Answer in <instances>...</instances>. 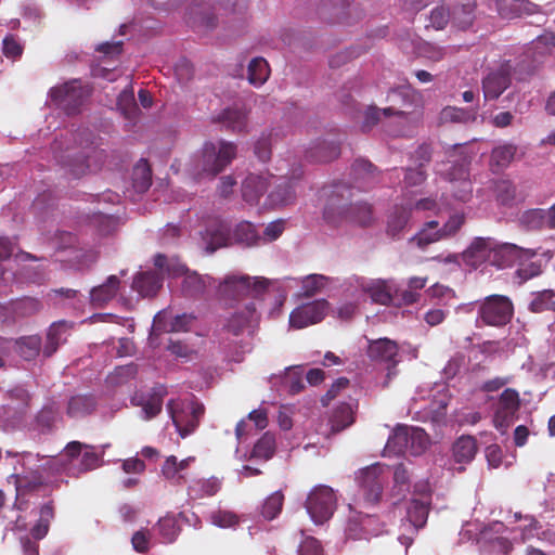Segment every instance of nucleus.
I'll use <instances>...</instances> for the list:
<instances>
[{
    "mask_svg": "<svg viewBox=\"0 0 555 555\" xmlns=\"http://www.w3.org/2000/svg\"><path fill=\"white\" fill-rule=\"evenodd\" d=\"M236 145L221 140L218 146L212 142L203 145L201 155L194 159L193 173L196 179L215 178L236 157Z\"/></svg>",
    "mask_w": 555,
    "mask_h": 555,
    "instance_id": "1",
    "label": "nucleus"
},
{
    "mask_svg": "<svg viewBox=\"0 0 555 555\" xmlns=\"http://www.w3.org/2000/svg\"><path fill=\"white\" fill-rule=\"evenodd\" d=\"M167 412L181 438L193 434L205 414V406L196 398L190 400L170 399Z\"/></svg>",
    "mask_w": 555,
    "mask_h": 555,
    "instance_id": "2",
    "label": "nucleus"
},
{
    "mask_svg": "<svg viewBox=\"0 0 555 555\" xmlns=\"http://www.w3.org/2000/svg\"><path fill=\"white\" fill-rule=\"evenodd\" d=\"M92 88L80 79H73L50 89L51 102L66 115H77L90 98Z\"/></svg>",
    "mask_w": 555,
    "mask_h": 555,
    "instance_id": "3",
    "label": "nucleus"
},
{
    "mask_svg": "<svg viewBox=\"0 0 555 555\" xmlns=\"http://www.w3.org/2000/svg\"><path fill=\"white\" fill-rule=\"evenodd\" d=\"M248 0H218L211 8H207L203 0H194L190 9L188 23L194 28L212 29L217 26L215 12L242 13L247 8Z\"/></svg>",
    "mask_w": 555,
    "mask_h": 555,
    "instance_id": "4",
    "label": "nucleus"
},
{
    "mask_svg": "<svg viewBox=\"0 0 555 555\" xmlns=\"http://www.w3.org/2000/svg\"><path fill=\"white\" fill-rule=\"evenodd\" d=\"M514 315V305L504 295L487 296L478 305V320L485 325L501 327L511 322Z\"/></svg>",
    "mask_w": 555,
    "mask_h": 555,
    "instance_id": "5",
    "label": "nucleus"
},
{
    "mask_svg": "<svg viewBox=\"0 0 555 555\" xmlns=\"http://www.w3.org/2000/svg\"><path fill=\"white\" fill-rule=\"evenodd\" d=\"M336 216L341 220L366 227L372 221V207L367 203H340L335 196H331L324 209V218L328 222H335Z\"/></svg>",
    "mask_w": 555,
    "mask_h": 555,
    "instance_id": "6",
    "label": "nucleus"
},
{
    "mask_svg": "<svg viewBox=\"0 0 555 555\" xmlns=\"http://www.w3.org/2000/svg\"><path fill=\"white\" fill-rule=\"evenodd\" d=\"M337 498L334 490L324 485L314 487L306 501V508L315 524L327 521L334 514Z\"/></svg>",
    "mask_w": 555,
    "mask_h": 555,
    "instance_id": "7",
    "label": "nucleus"
},
{
    "mask_svg": "<svg viewBox=\"0 0 555 555\" xmlns=\"http://www.w3.org/2000/svg\"><path fill=\"white\" fill-rule=\"evenodd\" d=\"M554 47L555 36L553 34H545L533 40L527 48L524 54V59L519 65L524 66L529 59L531 60V63L527 66L526 73H520L517 79L522 80L526 78V76L532 75L537 67L544 62L547 55H550Z\"/></svg>",
    "mask_w": 555,
    "mask_h": 555,
    "instance_id": "8",
    "label": "nucleus"
},
{
    "mask_svg": "<svg viewBox=\"0 0 555 555\" xmlns=\"http://www.w3.org/2000/svg\"><path fill=\"white\" fill-rule=\"evenodd\" d=\"M468 165L469 162L463 158L461 162L452 164L444 172L446 179L451 183L453 196L461 202H467L473 192Z\"/></svg>",
    "mask_w": 555,
    "mask_h": 555,
    "instance_id": "9",
    "label": "nucleus"
},
{
    "mask_svg": "<svg viewBox=\"0 0 555 555\" xmlns=\"http://www.w3.org/2000/svg\"><path fill=\"white\" fill-rule=\"evenodd\" d=\"M513 65L511 61L503 62L482 79V91L486 100H496L512 83Z\"/></svg>",
    "mask_w": 555,
    "mask_h": 555,
    "instance_id": "10",
    "label": "nucleus"
},
{
    "mask_svg": "<svg viewBox=\"0 0 555 555\" xmlns=\"http://www.w3.org/2000/svg\"><path fill=\"white\" fill-rule=\"evenodd\" d=\"M167 395V387L163 384H157L146 393H135L131 398V403L134 406H141L143 420L150 421L160 414L164 399Z\"/></svg>",
    "mask_w": 555,
    "mask_h": 555,
    "instance_id": "11",
    "label": "nucleus"
},
{
    "mask_svg": "<svg viewBox=\"0 0 555 555\" xmlns=\"http://www.w3.org/2000/svg\"><path fill=\"white\" fill-rule=\"evenodd\" d=\"M328 302L325 299L314 300L292 311L289 324L294 328H304L321 322L326 315Z\"/></svg>",
    "mask_w": 555,
    "mask_h": 555,
    "instance_id": "12",
    "label": "nucleus"
},
{
    "mask_svg": "<svg viewBox=\"0 0 555 555\" xmlns=\"http://www.w3.org/2000/svg\"><path fill=\"white\" fill-rule=\"evenodd\" d=\"M269 285L270 281L264 278H250L248 275H229L221 283L224 289L233 288L237 295L253 298L262 296Z\"/></svg>",
    "mask_w": 555,
    "mask_h": 555,
    "instance_id": "13",
    "label": "nucleus"
},
{
    "mask_svg": "<svg viewBox=\"0 0 555 555\" xmlns=\"http://www.w3.org/2000/svg\"><path fill=\"white\" fill-rule=\"evenodd\" d=\"M301 175L302 170L298 167L293 171L292 177H280L276 179L274 190L268 195L269 205L273 208H279L292 204L296 198L295 184Z\"/></svg>",
    "mask_w": 555,
    "mask_h": 555,
    "instance_id": "14",
    "label": "nucleus"
},
{
    "mask_svg": "<svg viewBox=\"0 0 555 555\" xmlns=\"http://www.w3.org/2000/svg\"><path fill=\"white\" fill-rule=\"evenodd\" d=\"M361 289L370 296L373 302L388 306L395 301L393 294H398V288L390 280H365L359 281Z\"/></svg>",
    "mask_w": 555,
    "mask_h": 555,
    "instance_id": "15",
    "label": "nucleus"
},
{
    "mask_svg": "<svg viewBox=\"0 0 555 555\" xmlns=\"http://www.w3.org/2000/svg\"><path fill=\"white\" fill-rule=\"evenodd\" d=\"M367 343L366 354L372 361L386 363L388 367L397 365L396 358L399 353V346L395 340L384 337L369 339Z\"/></svg>",
    "mask_w": 555,
    "mask_h": 555,
    "instance_id": "16",
    "label": "nucleus"
},
{
    "mask_svg": "<svg viewBox=\"0 0 555 555\" xmlns=\"http://www.w3.org/2000/svg\"><path fill=\"white\" fill-rule=\"evenodd\" d=\"M537 251L531 248H522L515 244L504 243L494 248V262L500 268L513 267L521 260H531Z\"/></svg>",
    "mask_w": 555,
    "mask_h": 555,
    "instance_id": "17",
    "label": "nucleus"
},
{
    "mask_svg": "<svg viewBox=\"0 0 555 555\" xmlns=\"http://www.w3.org/2000/svg\"><path fill=\"white\" fill-rule=\"evenodd\" d=\"M382 124L383 131L390 138L409 137L412 134L416 119L410 113L395 109L390 117Z\"/></svg>",
    "mask_w": 555,
    "mask_h": 555,
    "instance_id": "18",
    "label": "nucleus"
},
{
    "mask_svg": "<svg viewBox=\"0 0 555 555\" xmlns=\"http://www.w3.org/2000/svg\"><path fill=\"white\" fill-rule=\"evenodd\" d=\"M172 274L183 275L181 292L183 296L194 299L201 298L205 294L210 280L208 276H202L195 271H190L184 266H179Z\"/></svg>",
    "mask_w": 555,
    "mask_h": 555,
    "instance_id": "19",
    "label": "nucleus"
},
{
    "mask_svg": "<svg viewBox=\"0 0 555 555\" xmlns=\"http://www.w3.org/2000/svg\"><path fill=\"white\" fill-rule=\"evenodd\" d=\"M360 485L366 502L376 504L383 494V480L378 466L366 467L361 472Z\"/></svg>",
    "mask_w": 555,
    "mask_h": 555,
    "instance_id": "20",
    "label": "nucleus"
},
{
    "mask_svg": "<svg viewBox=\"0 0 555 555\" xmlns=\"http://www.w3.org/2000/svg\"><path fill=\"white\" fill-rule=\"evenodd\" d=\"M340 154V144L337 141L318 139L305 152V158L310 163H328Z\"/></svg>",
    "mask_w": 555,
    "mask_h": 555,
    "instance_id": "21",
    "label": "nucleus"
},
{
    "mask_svg": "<svg viewBox=\"0 0 555 555\" xmlns=\"http://www.w3.org/2000/svg\"><path fill=\"white\" fill-rule=\"evenodd\" d=\"M224 129L233 132H245L248 126V112L243 105L235 104L224 108L216 118Z\"/></svg>",
    "mask_w": 555,
    "mask_h": 555,
    "instance_id": "22",
    "label": "nucleus"
},
{
    "mask_svg": "<svg viewBox=\"0 0 555 555\" xmlns=\"http://www.w3.org/2000/svg\"><path fill=\"white\" fill-rule=\"evenodd\" d=\"M430 504L429 491L423 492L421 499H411L406 507V517L414 528L420 529L426 525Z\"/></svg>",
    "mask_w": 555,
    "mask_h": 555,
    "instance_id": "23",
    "label": "nucleus"
},
{
    "mask_svg": "<svg viewBox=\"0 0 555 555\" xmlns=\"http://www.w3.org/2000/svg\"><path fill=\"white\" fill-rule=\"evenodd\" d=\"M270 185L269 176L248 175L242 184V196L248 204H257Z\"/></svg>",
    "mask_w": 555,
    "mask_h": 555,
    "instance_id": "24",
    "label": "nucleus"
},
{
    "mask_svg": "<svg viewBox=\"0 0 555 555\" xmlns=\"http://www.w3.org/2000/svg\"><path fill=\"white\" fill-rule=\"evenodd\" d=\"M120 288V280L117 275H109L106 281L90 291V302L95 308H103L115 298Z\"/></svg>",
    "mask_w": 555,
    "mask_h": 555,
    "instance_id": "25",
    "label": "nucleus"
},
{
    "mask_svg": "<svg viewBox=\"0 0 555 555\" xmlns=\"http://www.w3.org/2000/svg\"><path fill=\"white\" fill-rule=\"evenodd\" d=\"M358 402H341L332 412L330 425L332 433H339L354 423Z\"/></svg>",
    "mask_w": 555,
    "mask_h": 555,
    "instance_id": "26",
    "label": "nucleus"
},
{
    "mask_svg": "<svg viewBox=\"0 0 555 555\" xmlns=\"http://www.w3.org/2000/svg\"><path fill=\"white\" fill-rule=\"evenodd\" d=\"M499 14L504 18H515L538 12V5L528 0H495Z\"/></svg>",
    "mask_w": 555,
    "mask_h": 555,
    "instance_id": "27",
    "label": "nucleus"
},
{
    "mask_svg": "<svg viewBox=\"0 0 555 555\" xmlns=\"http://www.w3.org/2000/svg\"><path fill=\"white\" fill-rule=\"evenodd\" d=\"M162 286L163 276L156 271L140 272L132 283V288L142 297H154Z\"/></svg>",
    "mask_w": 555,
    "mask_h": 555,
    "instance_id": "28",
    "label": "nucleus"
},
{
    "mask_svg": "<svg viewBox=\"0 0 555 555\" xmlns=\"http://www.w3.org/2000/svg\"><path fill=\"white\" fill-rule=\"evenodd\" d=\"M476 0H456L451 10V21L460 29H467L475 20Z\"/></svg>",
    "mask_w": 555,
    "mask_h": 555,
    "instance_id": "29",
    "label": "nucleus"
},
{
    "mask_svg": "<svg viewBox=\"0 0 555 555\" xmlns=\"http://www.w3.org/2000/svg\"><path fill=\"white\" fill-rule=\"evenodd\" d=\"M494 248L489 238L476 237L469 247L463 253V259L467 264L477 268L486 261L490 250Z\"/></svg>",
    "mask_w": 555,
    "mask_h": 555,
    "instance_id": "30",
    "label": "nucleus"
},
{
    "mask_svg": "<svg viewBox=\"0 0 555 555\" xmlns=\"http://www.w3.org/2000/svg\"><path fill=\"white\" fill-rule=\"evenodd\" d=\"M517 153V145L504 143L495 146L490 155V168L492 172L499 173L506 169L514 160Z\"/></svg>",
    "mask_w": 555,
    "mask_h": 555,
    "instance_id": "31",
    "label": "nucleus"
},
{
    "mask_svg": "<svg viewBox=\"0 0 555 555\" xmlns=\"http://www.w3.org/2000/svg\"><path fill=\"white\" fill-rule=\"evenodd\" d=\"M410 431V426L398 425L387 440L385 453L400 455L408 452Z\"/></svg>",
    "mask_w": 555,
    "mask_h": 555,
    "instance_id": "32",
    "label": "nucleus"
},
{
    "mask_svg": "<svg viewBox=\"0 0 555 555\" xmlns=\"http://www.w3.org/2000/svg\"><path fill=\"white\" fill-rule=\"evenodd\" d=\"M478 451L477 440L473 436L463 435L455 440L452 447L453 457L456 463H469Z\"/></svg>",
    "mask_w": 555,
    "mask_h": 555,
    "instance_id": "33",
    "label": "nucleus"
},
{
    "mask_svg": "<svg viewBox=\"0 0 555 555\" xmlns=\"http://www.w3.org/2000/svg\"><path fill=\"white\" fill-rule=\"evenodd\" d=\"M96 406V400L91 395H76L70 397L66 413L72 418H80L91 414Z\"/></svg>",
    "mask_w": 555,
    "mask_h": 555,
    "instance_id": "34",
    "label": "nucleus"
},
{
    "mask_svg": "<svg viewBox=\"0 0 555 555\" xmlns=\"http://www.w3.org/2000/svg\"><path fill=\"white\" fill-rule=\"evenodd\" d=\"M221 486V480L214 476L206 479H196L189 486L188 493L192 499L214 496L220 491Z\"/></svg>",
    "mask_w": 555,
    "mask_h": 555,
    "instance_id": "35",
    "label": "nucleus"
},
{
    "mask_svg": "<svg viewBox=\"0 0 555 555\" xmlns=\"http://www.w3.org/2000/svg\"><path fill=\"white\" fill-rule=\"evenodd\" d=\"M256 319L255 305L248 304L242 311H236L227 322V330L235 336L241 335L244 330Z\"/></svg>",
    "mask_w": 555,
    "mask_h": 555,
    "instance_id": "36",
    "label": "nucleus"
},
{
    "mask_svg": "<svg viewBox=\"0 0 555 555\" xmlns=\"http://www.w3.org/2000/svg\"><path fill=\"white\" fill-rule=\"evenodd\" d=\"M68 325L66 321H57L50 325L47 333V341L43 348V354L51 357L60 347L61 344L65 343L66 332Z\"/></svg>",
    "mask_w": 555,
    "mask_h": 555,
    "instance_id": "37",
    "label": "nucleus"
},
{
    "mask_svg": "<svg viewBox=\"0 0 555 555\" xmlns=\"http://www.w3.org/2000/svg\"><path fill=\"white\" fill-rule=\"evenodd\" d=\"M275 449V435L267 431L255 443L250 453V459L268 461L274 455Z\"/></svg>",
    "mask_w": 555,
    "mask_h": 555,
    "instance_id": "38",
    "label": "nucleus"
},
{
    "mask_svg": "<svg viewBox=\"0 0 555 555\" xmlns=\"http://www.w3.org/2000/svg\"><path fill=\"white\" fill-rule=\"evenodd\" d=\"M269 75V64L263 57H255L250 61L247 70V79L249 83L259 87L267 81Z\"/></svg>",
    "mask_w": 555,
    "mask_h": 555,
    "instance_id": "39",
    "label": "nucleus"
},
{
    "mask_svg": "<svg viewBox=\"0 0 555 555\" xmlns=\"http://www.w3.org/2000/svg\"><path fill=\"white\" fill-rule=\"evenodd\" d=\"M519 224L529 231H535L546 228V212L541 208L525 210L519 216Z\"/></svg>",
    "mask_w": 555,
    "mask_h": 555,
    "instance_id": "40",
    "label": "nucleus"
},
{
    "mask_svg": "<svg viewBox=\"0 0 555 555\" xmlns=\"http://www.w3.org/2000/svg\"><path fill=\"white\" fill-rule=\"evenodd\" d=\"M529 310L533 313L555 311V292L553 289H544L534 293L529 304Z\"/></svg>",
    "mask_w": 555,
    "mask_h": 555,
    "instance_id": "41",
    "label": "nucleus"
},
{
    "mask_svg": "<svg viewBox=\"0 0 555 555\" xmlns=\"http://www.w3.org/2000/svg\"><path fill=\"white\" fill-rule=\"evenodd\" d=\"M133 186L138 192H145L152 184V170L145 159H141L132 172Z\"/></svg>",
    "mask_w": 555,
    "mask_h": 555,
    "instance_id": "42",
    "label": "nucleus"
},
{
    "mask_svg": "<svg viewBox=\"0 0 555 555\" xmlns=\"http://www.w3.org/2000/svg\"><path fill=\"white\" fill-rule=\"evenodd\" d=\"M438 225V221L435 220L426 222L424 228L413 236L412 242L416 243L418 247L425 248L429 244L442 240L440 230H437Z\"/></svg>",
    "mask_w": 555,
    "mask_h": 555,
    "instance_id": "43",
    "label": "nucleus"
},
{
    "mask_svg": "<svg viewBox=\"0 0 555 555\" xmlns=\"http://www.w3.org/2000/svg\"><path fill=\"white\" fill-rule=\"evenodd\" d=\"M117 107L125 118L132 120L139 113V107L134 100L132 87L122 90L117 98Z\"/></svg>",
    "mask_w": 555,
    "mask_h": 555,
    "instance_id": "44",
    "label": "nucleus"
},
{
    "mask_svg": "<svg viewBox=\"0 0 555 555\" xmlns=\"http://www.w3.org/2000/svg\"><path fill=\"white\" fill-rule=\"evenodd\" d=\"M410 218V210L404 207H395L388 217L387 233L396 237L406 225Z\"/></svg>",
    "mask_w": 555,
    "mask_h": 555,
    "instance_id": "45",
    "label": "nucleus"
},
{
    "mask_svg": "<svg viewBox=\"0 0 555 555\" xmlns=\"http://www.w3.org/2000/svg\"><path fill=\"white\" fill-rule=\"evenodd\" d=\"M494 193L496 202L502 206L511 207L516 199V186L509 180H499L495 182Z\"/></svg>",
    "mask_w": 555,
    "mask_h": 555,
    "instance_id": "46",
    "label": "nucleus"
},
{
    "mask_svg": "<svg viewBox=\"0 0 555 555\" xmlns=\"http://www.w3.org/2000/svg\"><path fill=\"white\" fill-rule=\"evenodd\" d=\"M395 113L393 107H386L383 109H379L375 106H370L364 112L363 121L361 125V130L363 132L371 131L376 125H378L382 121V116L390 117Z\"/></svg>",
    "mask_w": 555,
    "mask_h": 555,
    "instance_id": "47",
    "label": "nucleus"
},
{
    "mask_svg": "<svg viewBox=\"0 0 555 555\" xmlns=\"http://www.w3.org/2000/svg\"><path fill=\"white\" fill-rule=\"evenodd\" d=\"M206 234L209 237L208 247L210 251H215L217 248L227 245L230 238V228L228 224L220 222L216 229L208 228Z\"/></svg>",
    "mask_w": 555,
    "mask_h": 555,
    "instance_id": "48",
    "label": "nucleus"
},
{
    "mask_svg": "<svg viewBox=\"0 0 555 555\" xmlns=\"http://www.w3.org/2000/svg\"><path fill=\"white\" fill-rule=\"evenodd\" d=\"M284 503V495L281 491L270 494L263 502L261 515L268 519H274L281 512Z\"/></svg>",
    "mask_w": 555,
    "mask_h": 555,
    "instance_id": "49",
    "label": "nucleus"
},
{
    "mask_svg": "<svg viewBox=\"0 0 555 555\" xmlns=\"http://www.w3.org/2000/svg\"><path fill=\"white\" fill-rule=\"evenodd\" d=\"M429 444L426 431L418 427H411L408 452L412 455L423 453Z\"/></svg>",
    "mask_w": 555,
    "mask_h": 555,
    "instance_id": "50",
    "label": "nucleus"
},
{
    "mask_svg": "<svg viewBox=\"0 0 555 555\" xmlns=\"http://www.w3.org/2000/svg\"><path fill=\"white\" fill-rule=\"evenodd\" d=\"M17 346L20 354L26 360H31L40 352L41 338L38 335L22 337Z\"/></svg>",
    "mask_w": 555,
    "mask_h": 555,
    "instance_id": "51",
    "label": "nucleus"
},
{
    "mask_svg": "<svg viewBox=\"0 0 555 555\" xmlns=\"http://www.w3.org/2000/svg\"><path fill=\"white\" fill-rule=\"evenodd\" d=\"M235 237L247 246L256 245L261 237L258 235L255 225L248 221H243L236 225Z\"/></svg>",
    "mask_w": 555,
    "mask_h": 555,
    "instance_id": "52",
    "label": "nucleus"
},
{
    "mask_svg": "<svg viewBox=\"0 0 555 555\" xmlns=\"http://www.w3.org/2000/svg\"><path fill=\"white\" fill-rule=\"evenodd\" d=\"M160 472L165 479L175 485H181L185 480L178 466V459L175 455H170L165 460Z\"/></svg>",
    "mask_w": 555,
    "mask_h": 555,
    "instance_id": "53",
    "label": "nucleus"
},
{
    "mask_svg": "<svg viewBox=\"0 0 555 555\" xmlns=\"http://www.w3.org/2000/svg\"><path fill=\"white\" fill-rule=\"evenodd\" d=\"M157 529L165 543H172L180 531L178 522L173 517L160 518L157 524Z\"/></svg>",
    "mask_w": 555,
    "mask_h": 555,
    "instance_id": "54",
    "label": "nucleus"
},
{
    "mask_svg": "<svg viewBox=\"0 0 555 555\" xmlns=\"http://www.w3.org/2000/svg\"><path fill=\"white\" fill-rule=\"evenodd\" d=\"M327 278L322 274H310L301 282L302 294L306 297L317 295L326 284Z\"/></svg>",
    "mask_w": 555,
    "mask_h": 555,
    "instance_id": "55",
    "label": "nucleus"
},
{
    "mask_svg": "<svg viewBox=\"0 0 555 555\" xmlns=\"http://www.w3.org/2000/svg\"><path fill=\"white\" fill-rule=\"evenodd\" d=\"M393 489L398 495L404 496L410 491V474L403 464L396 466L393 472Z\"/></svg>",
    "mask_w": 555,
    "mask_h": 555,
    "instance_id": "56",
    "label": "nucleus"
},
{
    "mask_svg": "<svg viewBox=\"0 0 555 555\" xmlns=\"http://www.w3.org/2000/svg\"><path fill=\"white\" fill-rule=\"evenodd\" d=\"M57 416V409L53 405L43 406L36 416L38 426L42 429L51 430Z\"/></svg>",
    "mask_w": 555,
    "mask_h": 555,
    "instance_id": "57",
    "label": "nucleus"
},
{
    "mask_svg": "<svg viewBox=\"0 0 555 555\" xmlns=\"http://www.w3.org/2000/svg\"><path fill=\"white\" fill-rule=\"evenodd\" d=\"M282 384L285 390L292 396L298 395L305 388L301 375L291 370H288L283 377Z\"/></svg>",
    "mask_w": 555,
    "mask_h": 555,
    "instance_id": "58",
    "label": "nucleus"
},
{
    "mask_svg": "<svg viewBox=\"0 0 555 555\" xmlns=\"http://www.w3.org/2000/svg\"><path fill=\"white\" fill-rule=\"evenodd\" d=\"M429 21L434 28L443 29L451 21V10L444 5H439L431 10Z\"/></svg>",
    "mask_w": 555,
    "mask_h": 555,
    "instance_id": "59",
    "label": "nucleus"
},
{
    "mask_svg": "<svg viewBox=\"0 0 555 555\" xmlns=\"http://www.w3.org/2000/svg\"><path fill=\"white\" fill-rule=\"evenodd\" d=\"M541 271L542 270L540 261L521 260L518 263V269L516 273L520 280L527 281L529 279L538 276L541 273Z\"/></svg>",
    "mask_w": 555,
    "mask_h": 555,
    "instance_id": "60",
    "label": "nucleus"
},
{
    "mask_svg": "<svg viewBox=\"0 0 555 555\" xmlns=\"http://www.w3.org/2000/svg\"><path fill=\"white\" fill-rule=\"evenodd\" d=\"M352 171L357 178H374L377 173V167L367 159H357L352 164Z\"/></svg>",
    "mask_w": 555,
    "mask_h": 555,
    "instance_id": "61",
    "label": "nucleus"
},
{
    "mask_svg": "<svg viewBox=\"0 0 555 555\" xmlns=\"http://www.w3.org/2000/svg\"><path fill=\"white\" fill-rule=\"evenodd\" d=\"M500 406L508 412H513L519 406V395L515 389L506 388L500 396Z\"/></svg>",
    "mask_w": 555,
    "mask_h": 555,
    "instance_id": "62",
    "label": "nucleus"
},
{
    "mask_svg": "<svg viewBox=\"0 0 555 555\" xmlns=\"http://www.w3.org/2000/svg\"><path fill=\"white\" fill-rule=\"evenodd\" d=\"M41 307V302L38 299L26 297L15 304V311L20 315L26 317L38 312Z\"/></svg>",
    "mask_w": 555,
    "mask_h": 555,
    "instance_id": "63",
    "label": "nucleus"
},
{
    "mask_svg": "<svg viewBox=\"0 0 555 555\" xmlns=\"http://www.w3.org/2000/svg\"><path fill=\"white\" fill-rule=\"evenodd\" d=\"M298 555H324V553L319 540L306 537L299 544Z\"/></svg>",
    "mask_w": 555,
    "mask_h": 555,
    "instance_id": "64",
    "label": "nucleus"
}]
</instances>
